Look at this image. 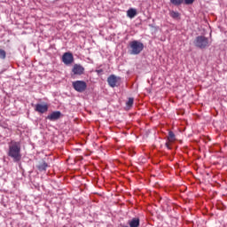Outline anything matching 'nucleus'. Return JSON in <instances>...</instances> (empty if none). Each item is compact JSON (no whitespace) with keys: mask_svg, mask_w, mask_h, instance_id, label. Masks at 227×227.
Segmentation results:
<instances>
[{"mask_svg":"<svg viewBox=\"0 0 227 227\" xmlns=\"http://www.w3.org/2000/svg\"><path fill=\"white\" fill-rule=\"evenodd\" d=\"M8 156L13 159L14 162H19L22 159L20 154V142L11 141L9 143Z\"/></svg>","mask_w":227,"mask_h":227,"instance_id":"obj_1","label":"nucleus"},{"mask_svg":"<svg viewBox=\"0 0 227 227\" xmlns=\"http://www.w3.org/2000/svg\"><path fill=\"white\" fill-rule=\"evenodd\" d=\"M193 43L198 49H207V47H210V41L205 35H198L193 41Z\"/></svg>","mask_w":227,"mask_h":227,"instance_id":"obj_2","label":"nucleus"},{"mask_svg":"<svg viewBox=\"0 0 227 227\" xmlns=\"http://www.w3.org/2000/svg\"><path fill=\"white\" fill-rule=\"evenodd\" d=\"M130 51L129 54L133 56H137V54H141L143 49H145V44L139 41H132L129 43Z\"/></svg>","mask_w":227,"mask_h":227,"instance_id":"obj_3","label":"nucleus"},{"mask_svg":"<svg viewBox=\"0 0 227 227\" xmlns=\"http://www.w3.org/2000/svg\"><path fill=\"white\" fill-rule=\"evenodd\" d=\"M72 86L75 91H78V93H84V91H86V88H88L86 82L79 80L73 82Z\"/></svg>","mask_w":227,"mask_h":227,"instance_id":"obj_4","label":"nucleus"},{"mask_svg":"<svg viewBox=\"0 0 227 227\" xmlns=\"http://www.w3.org/2000/svg\"><path fill=\"white\" fill-rule=\"evenodd\" d=\"M121 81V79L114 74H112L107 78L108 85L111 88H117L118 86H120Z\"/></svg>","mask_w":227,"mask_h":227,"instance_id":"obj_5","label":"nucleus"},{"mask_svg":"<svg viewBox=\"0 0 227 227\" xmlns=\"http://www.w3.org/2000/svg\"><path fill=\"white\" fill-rule=\"evenodd\" d=\"M62 62L64 65H72L74 63V54L72 52H65L62 56Z\"/></svg>","mask_w":227,"mask_h":227,"instance_id":"obj_6","label":"nucleus"},{"mask_svg":"<svg viewBox=\"0 0 227 227\" xmlns=\"http://www.w3.org/2000/svg\"><path fill=\"white\" fill-rule=\"evenodd\" d=\"M72 72L74 75H82L84 74V67L81 64H74Z\"/></svg>","mask_w":227,"mask_h":227,"instance_id":"obj_7","label":"nucleus"},{"mask_svg":"<svg viewBox=\"0 0 227 227\" xmlns=\"http://www.w3.org/2000/svg\"><path fill=\"white\" fill-rule=\"evenodd\" d=\"M35 111H36V113H40L41 114H43V113H47V111H49V106H47V104H44V105L36 104Z\"/></svg>","mask_w":227,"mask_h":227,"instance_id":"obj_8","label":"nucleus"},{"mask_svg":"<svg viewBox=\"0 0 227 227\" xmlns=\"http://www.w3.org/2000/svg\"><path fill=\"white\" fill-rule=\"evenodd\" d=\"M61 118V112L55 111L52 112L46 117V120H50V121H56V120H59Z\"/></svg>","mask_w":227,"mask_h":227,"instance_id":"obj_9","label":"nucleus"},{"mask_svg":"<svg viewBox=\"0 0 227 227\" xmlns=\"http://www.w3.org/2000/svg\"><path fill=\"white\" fill-rule=\"evenodd\" d=\"M129 224V227H139L140 220L137 217L132 218L128 223Z\"/></svg>","mask_w":227,"mask_h":227,"instance_id":"obj_10","label":"nucleus"},{"mask_svg":"<svg viewBox=\"0 0 227 227\" xmlns=\"http://www.w3.org/2000/svg\"><path fill=\"white\" fill-rule=\"evenodd\" d=\"M136 15H137V10L134 9V8H130L127 11V16L129 19H134V17H136Z\"/></svg>","mask_w":227,"mask_h":227,"instance_id":"obj_11","label":"nucleus"},{"mask_svg":"<svg viewBox=\"0 0 227 227\" xmlns=\"http://www.w3.org/2000/svg\"><path fill=\"white\" fill-rule=\"evenodd\" d=\"M47 168H49V165L47 164V162L45 161H41L39 162V164L37 165V169L39 171H45V169H47Z\"/></svg>","mask_w":227,"mask_h":227,"instance_id":"obj_12","label":"nucleus"},{"mask_svg":"<svg viewBox=\"0 0 227 227\" xmlns=\"http://www.w3.org/2000/svg\"><path fill=\"white\" fill-rule=\"evenodd\" d=\"M175 141H176V137L175 136V133L173 131H169L168 136V142L175 143Z\"/></svg>","mask_w":227,"mask_h":227,"instance_id":"obj_13","label":"nucleus"},{"mask_svg":"<svg viewBox=\"0 0 227 227\" xmlns=\"http://www.w3.org/2000/svg\"><path fill=\"white\" fill-rule=\"evenodd\" d=\"M169 15L172 19H180V12H178L170 11Z\"/></svg>","mask_w":227,"mask_h":227,"instance_id":"obj_14","label":"nucleus"},{"mask_svg":"<svg viewBox=\"0 0 227 227\" xmlns=\"http://www.w3.org/2000/svg\"><path fill=\"white\" fill-rule=\"evenodd\" d=\"M171 4L174 6H180V4H184V0H170Z\"/></svg>","mask_w":227,"mask_h":227,"instance_id":"obj_15","label":"nucleus"},{"mask_svg":"<svg viewBox=\"0 0 227 227\" xmlns=\"http://www.w3.org/2000/svg\"><path fill=\"white\" fill-rule=\"evenodd\" d=\"M133 106H134V98H129L126 103V106L128 107V109H130V107H132Z\"/></svg>","mask_w":227,"mask_h":227,"instance_id":"obj_16","label":"nucleus"},{"mask_svg":"<svg viewBox=\"0 0 227 227\" xmlns=\"http://www.w3.org/2000/svg\"><path fill=\"white\" fill-rule=\"evenodd\" d=\"M0 59H6V51L3 49H0Z\"/></svg>","mask_w":227,"mask_h":227,"instance_id":"obj_17","label":"nucleus"},{"mask_svg":"<svg viewBox=\"0 0 227 227\" xmlns=\"http://www.w3.org/2000/svg\"><path fill=\"white\" fill-rule=\"evenodd\" d=\"M170 145H171V142H168H168H166V144H165V146H166V148H168V150H171Z\"/></svg>","mask_w":227,"mask_h":227,"instance_id":"obj_18","label":"nucleus"},{"mask_svg":"<svg viewBox=\"0 0 227 227\" xmlns=\"http://www.w3.org/2000/svg\"><path fill=\"white\" fill-rule=\"evenodd\" d=\"M185 4H192L194 3V0H184Z\"/></svg>","mask_w":227,"mask_h":227,"instance_id":"obj_19","label":"nucleus"}]
</instances>
